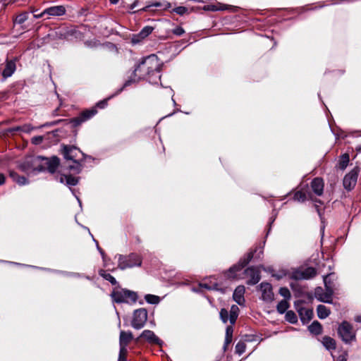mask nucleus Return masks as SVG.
I'll return each instance as SVG.
<instances>
[{
	"mask_svg": "<svg viewBox=\"0 0 361 361\" xmlns=\"http://www.w3.org/2000/svg\"><path fill=\"white\" fill-rule=\"evenodd\" d=\"M161 64L155 55H150L144 59L135 68L133 72V78L127 81L124 86L128 85L131 82H137L140 79L145 78L147 75L159 73L160 71Z\"/></svg>",
	"mask_w": 361,
	"mask_h": 361,
	"instance_id": "nucleus-1",
	"label": "nucleus"
},
{
	"mask_svg": "<svg viewBox=\"0 0 361 361\" xmlns=\"http://www.w3.org/2000/svg\"><path fill=\"white\" fill-rule=\"evenodd\" d=\"M34 163L37 164L35 169L38 171L47 170L49 173H54L59 165V159L56 157H53L51 159L37 157L34 159Z\"/></svg>",
	"mask_w": 361,
	"mask_h": 361,
	"instance_id": "nucleus-2",
	"label": "nucleus"
},
{
	"mask_svg": "<svg viewBox=\"0 0 361 361\" xmlns=\"http://www.w3.org/2000/svg\"><path fill=\"white\" fill-rule=\"evenodd\" d=\"M118 268L123 270L128 268H133L136 266L140 267L142 264V259L135 253H131L128 256L118 255Z\"/></svg>",
	"mask_w": 361,
	"mask_h": 361,
	"instance_id": "nucleus-3",
	"label": "nucleus"
},
{
	"mask_svg": "<svg viewBox=\"0 0 361 361\" xmlns=\"http://www.w3.org/2000/svg\"><path fill=\"white\" fill-rule=\"evenodd\" d=\"M325 291L321 287H317L314 291L315 298L323 302L331 303L334 294V288L329 285L328 276H324Z\"/></svg>",
	"mask_w": 361,
	"mask_h": 361,
	"instance_id": "nucleus-4",
	"label": "nucleus"
},
{
	"mask_svg": "<svg viewBox=\"0 0 361 361\" xmlns=\"http://www.w3.org/2000/svg\"><path fill=\"white\" fill-rule=\"evenodd\" d=\"M113 301L117 303L121 302H135L137 300V294L135 292L126 289L114 290L111 295Z\"/></svg>",
	"mask_w": 361,
	"mask_h": 361,
	"instance_id": "nucleus-5",
	"label": "nucleus"
},
{
	"mask_svg": "<svg viewBox=\"0 0 361 361\" xmlns=\"http://www.w3.org/2000/svg\"><path fill=\"white\" fill-rule=\"evenodd\" d=\"M252 257L253 252H250L247 253L243 259L239 261L238 264L233 266L225 273L226 276L228 279H238L239 274L238 272L241 271L242 269L249 263Z\"/></svg>",
	"mask_w": 361,
	"mask_h": 361,
	"instance_id": "nucleus-6",
	"label": "nucleus"
},
{
	"mask_svg": "<svg viewBox=\"0 0 361 361\" xmlns=\"http://www.w3.org/2000/svg\"><path fill=\"white\" fill-rule=\"evenodd\" d=\"M338 333L345 343H350L355 338V332L347 322H343L339 326Z\"/></svg>",
	"mask_w": 361,
	"mask_h": 361,
	"instance_id": "nucleus-7",
	"label": "nucleus"
},
{
	"mask_svg": "<svg viewBox=\"0 0 361 361\" xmlns=\"http://www.w3.org/2000/svg\"><path fill=\"white\" fill-rule=\"evenodd\" d=\"M147 319V312L144 308L136 310L134 312L132 320V326L136 329L142 328Z\"/></svg>",
	"mask_w": 361,
	"mask_h": 361,
	"instance_id": "nucleus-8",
	"label": "nucleus"
},
{
	"mask_svg": "<svg viewBox=\"0 0 361 361\" xmlns=\"http://www.w3.org/2000/svg\"><path fill=\"white\" fill-rule=\"evenodd\" d=\"M317 274L316 269L313 267H307L293 271L290 277L296 280H307L313 278Z\"/></svg>",
	"mask_w": 361,
	"mask_h": 361,
	"instance_id": "nucleus-9",
	"label": "nucleus"
},
{
	"mask_svg": "<svg viewBox=\"0 0 361 361\" xmlns=\"http://www.w3.org/2000/svg\"><path fill=\"white\" fill-rule=\"evenodd\" d=\"M359 173L358 168H354L350 172L346 174L343 178V186L347 190L353 188L357 183Z\"/></svg>",
	"mask_w": 361,
	"mask_h": 361,
	"instance_id": "nucleus-10",
	"label": "nucleus"
},
{
	"mask_svg": "<svg viewBox=\"0 0 361 361\" xmlns=\"http://www.w3.org/2000/svg\"><path fill=\"white\" fill-rule=\"evenodd\" d=\"M96 114L97 110L94 108L90 110H85L82 111L78 117L73 118L71 122L73 124L74 126H77L91 118Z\"/></svg>",
	"mask_w": 361,
	"mask_h": 361,
	"instance_id": "nucleus-11",
	"label": "nucleus"
},
{
	"mask_svg": "<svg viewBox=\"0 0 361 361\" xmlns=\"http://www.w3.org/2000/svg\"><path fill=\"white\" fill-rule=\"evenodd\" d=\"M259 288L262 292L261 298L267 302H271L274 300V293L271 285L269 283L262 282Z\"/></svg>",
	"mask_w": 361,
	"mask_h": 361,
	"instance_id": "nucleus-12",
	"label": "nucleus"
},
{
	"mask_svg": "<svg viewBox=\"0 0 361 361\" xmlns=\"http://www.w3.org/2000/svg\"><path fill=\"white\" fill-rule=\"evenodd\" d=\"M245 274L249 278L247 281L249 285H255L260 280V271L257 268L250 267L245 271Z\"/></svg>",
	"mask_w": 361,
	"mask_h": 361,
	"instance_id": "nucleus-13",
	"label": "nucleus"
},
{
	"mask_svg": "<svg viewBox=\"0 0 361 361\" xmlns=\"http://www.w3.org/2000/svg\"><path fill=\"white\" fill-rule=\"evenodd\" d=\"M63 154L66 159L73 160V161H76L75 158H80V156H83L82 152L73 146H65L63 147Z\"/></svg>",
	"mask_w": 361,
	"mask_h": 361,
	"instance_id": "nucleus-14",
	"label": "nucleus"
},
{
	"mask_svg": "<svg viewBox=\"0 0 361 361\" xmlns=\"http://www.w3.org/2000/svg\"><path fill=\"white\" fill-rule=\"evenodd\" d=\"M324 186V180L321 178H315L311 182L312 190L317 196H321L323 194Z\"/></svg>",
	"mask_w": 361,
	"mask_h": 361,
	"instance_id": "nucleus-15",
	"label": "nucleus"
},
{
	"mask_svg": "<svg viewBox=\"0 0 361 361\" xmlns=\"http://www.w3.org/2000/svg\"><path fill=\"white\" fill-rule=\"evenodd\" d=\"M245 291V289L243 286H238L234 290L233 298V300L239 305H243L245 302V298H244Z\"/></svg>",
	"mask_w": 361,
	"mask_h": 361,
	"instance_id": "nucleus-16",
	"label": "nucleus"
},
{
	"mask_svg": "<svg viewBox=\"0 0 361 361\" xmlns=\"http://www.w3.org/2000/svg\"><path fill=\"white\" fill-rule=\"evenodd\" d=\"M44 13L51 16H61L65 14L66 8L63 6H51L46 8Z\"/></svg>",
	"mask_w": 361,
	"mask_h": 361,
	"instance_id": "nucleus-17",
	"label": "nucleus"
},
{
	"mask_svg": "<svg viewBox=\"0 0 361 361\" xmlns=\"http://www.w3.org/2000/svg\"><path fill=\"white\" fill-rule=\"evenodd\" d=\"M140 337L143 338L145 340L148 341L150 343L154 344H161V341L159 338L154 334V333L150 330H145L142 331Z\"/></svg>",
	"mask_w": 361,
	"mask_h": 361,
	"instance_id": "nucleus-18",
	"label": "nucleus"
},
{
	"mask_svg": "<svg viewBox=\"0 0 361 361\" xmlns=\"http://www.w3.org/2000/svg\"><path fill=\"white\" fill-rule=\"evenodd\" d=\"M16 69V63L13 61H7L6 67L2 72L4 78L11 77Z\"/></svg>",
	"mask_w": 361,
	"mask_h": 361,
	"instance_id": "nucleus-19",
	"label": "nucleus"
},
{
	"mask_svg": "<svg viewBox=\"0 0 361 361\" xmlns=\"http://www.w3.org/2000/svg\"><path fill=\"white\" fill-rule=\"evenodd\" d=\"M133 339L132 333L130 331H121L120 333V340L119 344L120 346L125 347L128 345L130 341Z\"/></svg>",
	"mask_w": 361,
	"mask_h": 361,
	"instance_id": "nucleus-20",
	"label": "nucleus"
},
{
	"mask_svg": "<svg viewBox=\"0 0 361 361\" xmlns=\"http://www.w3.org/2000/svg\"><path fill=\"white\" fill-rule=\"evenodd\" d=\"M56 178L57 180H59V182L62 183L66 182V185H75L78 182V178L73 177L71 176L61 175L59 177H57Z\"/></svg>",
	"mask_w": 361,
	"mask_h": 361,
	"instance_id": "nucleus-21",
	"label": "nucleus"
},
{
	"mask_svg": "<svg viewBox=\"0 0 361 361\" xmlns=\"http://www.w3.org/2000/svg\"><path fill=\"white\" fill-rule=\"evenodd\" d=\"M10 176L13 181L17 183L19 185H24L28 183L27 180L24 176L18 175L16 172H10Z\"/></svg>",
	"mask_w": 361,
	"mask_h": 361,
	"instance_id": "nucleus-22",
	"label": "nucleus"
},
{
	"mask_svg": "<svg viewBox=\"0 0 361 361\" xmlns=\"http://www.w3.org/2000/svg\"><path fill=\"white\" fill-rule=\"evenodd\" d=\"M317 312L318 317L322 319L326 318L330 314V310L323 305L317 306Z\"/></svg>",
	"mask_w": 361,
	"mask_h": 361,
	"instance_id": "nucleus-23",
	"label": "nucleus"
},
{
	"mask_svg": "<svg viewBox=\"0 0 361 361\" xmlns=\"http://www.w3.org/2000/svg\"><path fill=\"white\" fill-rule=\"evenodd\" d=\"M322 343L327 350L336 348V341L331 337L324 336L322 340Z\"/></svg>",
	"mask_w": 361,
	"mask_h": 361,
	"instance_id": "nucleus-24",
	"label": "nucleus"
},
{
	"mask_svg": "<svg viewBox=\"0 0 361 361\" xmlns=\"http://www.w3.org/2000/svg\"><path fill=\"white\" fill-rule=\"evenodd\" d=\"M239 308L236 305H232L230 310L229 321L231 324H234L238 315Z\"/></svg>",
	"mask_w": 361,
	"mask_h": 361,
	"instance_id": "nucleus-25",
	"label": "nucleus"
},
{
	"mask_svg": "<svg viewBox=\"0 0 361 361\" xmlns=\"http://www.w3.org/2000/svg\"><path fill=\"white\" fill-rule=\"evenodd\" d=\"M349 160H350L349 155L348 154H343L340 157V159H339V161L338 164V167L341 170H344L347 167Z\"/></svg>",
	"mask_w": 361,
	"mask_h": 361,
	"instance_id": "nucleus-26",
	"label": "nucleus"
},
{
	"mask_svg": "<svg viewBox=\"0 0 361 361\" xmlns=\"http://www.w3.org/2000/svg\"><path fill=\"white\" fill-rule=\"evenodd\" d=\"M300 318L302 321H309L312 318V311L308 309H300L299 310Z\"/></svg>",
	"mask_w": 361,
	"mask_h": 361,
	"instance_id": "nucleus-27",
	"label": "nucleus"
},
{
	"mask_svg": "<svg viewBox=\"0 0 361 361\" xmlns=\"http://www.w3.org/2000/svg\"><path fill=\"white\" fill-rule=\"evenodd\" d=\"M309 331L315 335H318L322 332V325L318 322H314L308 327Z\"/></svg>",
	"mask_w": 361,
	"mask_h": 361,
	"instance_id": "nucleus-28",
	"label": "nucleus"
},
{
	"mask_svg": "<svg viewBox=\"0 0 361 361\" xmlns=\"http://www.w3.org/2000/svg\"><path fill=\"white\" fill-rule=\"evenodd\" d=\"M288 307L289 305L287 300H283L279 302L276 309L279 313L283 314L288 310Z\"/></svg>",
	"mask_w": 361,
	"mask_h": 361,
	"instance_id": "nucleus-29",
	"label": "nucleus"
},
{
	"mask_svg": "<svg viewBox=\"0 0 361 361\" xmlns=\"http://www.w3.org/2000/svg\"><path fill=\"white\" fill-rule=\"evenodd\" d=\"M145 299L148 303L153 305L158 304L160 302V298L159 296L151 294L146 295L145 296Z\"/></svg>",
	"mask_w": 361,
	"mask_h": 361,
	"instance_id": "nucleus-30",
	"label": "nucleus"
},
{
	"mask_svg": "<svg viewBox=\"0 0 361 361\" xmlns=\"http://www.w3.org/2000/svg\"><path fill=\"white\" fill-rule=\"evenodd\" d=\"M99 275L102 276L106 280L109 281L112 285L116 284V280L115 278L111 276L110 274L106 273L104 270L99 271Z\"/></svg>",
	"mask_w": 361,
	"mask_h": 361,
	"instance_id": "nucleus-31",
	"label": "nucleus"
},
{
	"mask_svg": "<svg viewBox=\"0 0 361 361\" xmlns=\"http://www.w3.org/2000/svg\"><path fill=\"white\" fill-rule=\"evenodd\" d=\"M200 286L201 288H204L208 290H216L218 288L217 283L212 282V281H209V283H207V282L200 283Z\"/></svg>",
	"mask_w": 361,
	"mask_h": 361,
	"instance_id": "nucleus-32",
	"label": "nucleus"
},
{
	"mask_svg": "<svg viewBox=\"0 0 361 361\" xmlns=\"http://www.w3.org/2000/svg\"><path fill=\"white\" fill-rule=\"evenodd\" d=\"M154 28L151 26H146L140 32V37L141 39H145L149 35H150Z\"/></svg>",
	"mask_w": 361,
	"mask_h": 361,
	"instance_id": "nucleus-33",
	"label": "nucleus"
},
{
	"mask_svg": "<svg viewBox=\"0 0 361 361\" xmlns=\"http://www.w3.org/2000/svg\"><path fill=\"white\" fill-rule=\"evenodd\" d=\"M28 16H29V13L27 12L20 13L16 18L15 22L18 24H22L28 18Z\"/></svg>",
	"mask_w": 361,
	"mask_h": 361,
	"instance_id": "nucleus-34",
	"label": "nucleus"
},
{
	"mask_svg": "<svg viewBox=\"0 0 361 361\" xmlns=\"http://www.w3.org/2000/svg\"><path fill=\"white\" fill-rule=\"evenodd\" d=\"M286 319L288 322L294 324L297 322V316L293 311H288L286 314Z\"/></svg>",
	"mask_w": 361,
	"mask_h": 361,
	"instance_id": "nucleus-35",
	"label": "nucleus"
},
{
	"mask_svg": "<svg viewBox=\"0 0 361 361\" xmlns=\"http://www.w3.org/2000/svg\"><path fill=\"white\" fill-rule=\"evenodd\" d=\"M246 349V345L244 342L240 341L235 345V352L238 355H242Z\"/></svg>",
	"mask_w": 361,
	"mask_h": 361,
	"instance_id": "nucleus-36",
	"label": "nucleus"
},
{
	"mask_svg": "<svg viewBox=\"0 0 361 361\" xmlns=\"http://www.w3.org/2000/svg\"><path fill=\"white\" fill-rule=\"evenodd\" d=\"M293 198L298 202H304L307 199V197L304 192L298 191L295 193Z\"/></svg>",
	"mask_w": 361,
	"mask_h": 361,
	"instance_id": "nucleus-37",
	"label": "nucleus"
},
{
	"mask_svg": "<svg viewBox=\"0 0 361 361\" xmlns=\"http://www.w3.org/2000/svg\"><path fill=\"white\" fill-rule=\"evenodd\" d=\"M279 294L285 298L284 300H288L290 298V293L287 288H281L279 290Z\"/></svg>",
	"mask_w": 361,
	"mask_h": 361,
	"instance_id": "nucleus-38",
	"label": "nucleus"
},
{
	"mask_svg": "<svg viewBox=\"0 0 361 361\" xmlns=\"http://www.w3.org/2000/svg\"><path fill=\"white\" fill-rule=\"evenodd\" d=\"M126 354H127V348L125 347L120 346L118 361H126Z\"/></svg>",
	"mask_w": 361,
	"mask_h": 361,
	"instance_id": "nucleus-39",
	"label": "nucleus"
},
{
	"mask_svg": "<svg viewBox=\"0 0 361 361\" xmlns=\"http://www.w3.org/2000/svg\"><path fill=\"white\" fill-rule=\"evenodd\" d=\"M220 318L224 323H226L228 319V312L226 309H221L220 311Z\"/></svg>",
	"mask_w": 361,
	"mask_h": 361,
	"instance_id": "nucleus-40",
	"label": "nucleus"
},
{
	"mask_svg": "<svg viewBox=\"0 0 361 361\" xmlns=\"http://www.w3.org/2000/svg\"><path fill=\"white\" fill-rule=\"evenodd\" d=\"M68 168L70 170L75 171L76 172H80L81 170V166L77 161H74V165H70L68 166Z\"/></svg>",
	"mask_w": 361,
	"mask_h": 361,
	"instance_id": "nucleus-41",
	"label": "nucleus"
},
{
	"mask_svg": "<svg viewBox=\"0 0 361 361\" xmlns=\"http://www.w3.org/2000/svg\"><path fill=\"white\" fill-rule=\"evenodd\" d=\"M187 11L188 9L185 6H178L174 9V11L179 15H183Z\"/></svg>",
	"mask_w": 361,
	"mask_h": 361,
	"instance_id": "nucleus-42",
	"label": "nucleus"
},
{
	"mask_svg": "<svg viewBox=\"0 0 361 361\" xmlns=\"http://www.w3.org/2000/svg\"><path fill=\"white\" fill-rule=\"evenodd\" d=\"M43 141V137L41 135L35 136L32 138V143L34 145H39Z\"/></svg>",
	"mask_w": 361,
	"mask_h": 361,
	"instance_id": "nucleus-43",
	"label": "nucleus"
},
{
	"mask_svg": "<svg viewBox=\"0 0 361 361\" xmlns=\"http://www.w3.org/2000/svg\"><path fill=\"white\" fill-rule=\"evenodd\" d=\"M347 356L348 353L343 351L334 361H347Z\"/></svg>",
	"mask_w": 361,
	"mask_h": 361,
	"instance_id": "nucleus-44",
	"label": "nucleus"
},
{
	"mask_svg": "<svg viewBox=\"0 0 361 361\" xmlns=\"http://www.w3.org/2000/svg\"><path fill=\"white\" fill-rule=\"evenodd\" d=\"M185 32L181 27H176L173 30V33L176 35L180 36Z\"/></svg>",
	"mask_w": 361,
	"mask_h": 361,
	"instance_id": "nucleus-45",
	"label": "nucleus"
},
{
	"mask_svg": "<svg viewBox=\"0 0 361 361\" xmlns=\"http://www.w3.org/2000/svg\"><path fill=\"white\" fill-rule=\"evenodd\" d=\"M142 39H143L140 38V33H139L137 35H135L133 36V37L131 39V42L133 44H135L140 43Z\"/></svg>",
	"mask_w": 361,
	"mask_h": 361,
	"instance_id": "nucleus-46",
	"label": "nucleus"
},
{
	"mask_svg": "<svg viewBox=\"0 0 361 361\" xmlns=\"http://www.w3.org/2000/svg\"><path fill=\"white\" fill-rule=\"evenodd\" d=\"M35 128L29 124H26L22 126V131L25 133H30Z\"/></svg>",
	"mask_w": 361,
	"mask_h": 361,
	"instance_id": "nucleus-47",
	"label": "nucleus"
},
{
	"mask_svg": "<svg viewBox=\"0 0 361 361\" xmlns=\"http://www.w3.org/2000/svg\"><path fill=\"white\" fill-rule=\"evenodd\" d=\"M152 6H154V7H160L161 6V4L160 2H155V3H153L152 4H149L148 6H147L146 7L142 8V11H146L147 10L148 8L149 7H152Z\"/></svg>",
	"mask_w": 361,
	"mask_h": 361,
	"instance_id": "nucleus-48",
	"label": "nucleus"
},
{
	"mask_svg": "<svg viewBox=\"0 0 361 361\" xmlns=\"http://www.w3.org/2000/svg\"><path fill=\"white\" fill-rule=\"evenodd\" d=\"M225 337H233V328L231 326H228L226 330V336Z\"/></svg>",
	"mask_w": 361,
	"mask_h": 361,
	"instance_id": "nucleus-49",
	"label": "nucleus"
},
{
	"mask_svg": "<svg viewBox=\"0 0 361 361\" xmlns=\"http://www.w3.org/2000/svg\"><path fill=\"white\" fill-rule=\"evenodd\" d=\"M22 130V126H17L15 128H9L7 130V132L8 133H13L15 131Z\"/></svg>",
	"mask_w": 361,
	"mask_h": 361,
	"instance_id": "nucleus-50",
	"label": "nucleus"
},
{
	"mask_svg": "<svg viewBox=\"0 0 361 361\" xmlns=\"http://www.w3.org/2000/svg\"><path fill=\"white\" fill-rule=\"evenodd\" d=\"M226 9L225 7L222 6H211L210 10L212 11H219V10H224Z\"/></svg>",
	"mask_w": 361,
	"mask_h": 361,
	"instance_id": "nucleus-51",
	"label": "nucleus"
},
{
	"mask_svg": "<svg viewBox=\"0 0 361 361\" xmlns=\"http://www.w3.org/2000/svg\"><path fill=\"white\" fill-rule=\"evenodd\" d=\"M6 180V177L3 173H0V185L4 184Z\"/></svg>",
	"mask_w": 361,
	"mask_h": 361,
	"instance_id": "nucleus-52",
	"label": "nucleus"
},
{
	"mask_svg": "<svg viewBox=\"0 0 361 361\" xmlns=\"http://www.w3.org/2000/svg\"><path fill=\"white\" fill-rule=\"evenodd\" d=\"M107 104V101L106 100H104L102 102H100L97 104V106L100 108H104Z\"/></svg>",
	"mask_w": 361,
	"mask_h": 361,
	"instance_id": "nucleus-53",
	"label": "nucleus"
},
{
	"mask_svg": "<svg viewBox=\"0 0 361 361\" xmlns=\"http://www.w3.org/2000/svg\"><path fill=\"white\" fill-rule=\"evenodd\" d=\"M44 15H47V13H44V11H43L42 13H40L39 14H35V15H34V17H35V18H39L43 17Z\"/></svg>",
	"mask_w": 361,
	"mask_h": 361,
	"instance_id": "nucleus-54",
	"label": "nucleus"
},
{
	"mask_svg": "<svg viewBox=\"0 0 361 361\" xmlns=\"http://www.w3.org/2000/svg\"><path fill=\"white\" fill-rule=\"evenodd\" d=\"M97 250L101 253V255L102 256V259H103L104 262H105V255H104V253L103 250L99 247L97 243Z\"/></svg>",
	"mask_w": 361,
	"mask_h": 361,
	"instance_id": "nucleus-55",
	"label": "nucleus"
},
{
	"mask_svg": "<svg viewBox=\"0 0 361 361\" xmlns=\"http://www.w3.org/2000/svg\"><path fill=\"white\" fill-rule=\"evenodd\" d=\"M232 342V338L225 337L224 343L226 345H228Z\"/></svg>",
	"mask_w": 361,
	"mask_h": 361,
	"instance_id": "nucleus-56",
	"label": "nucleus"
},
{
	"mask_svg": "<svg viewBox=\"0 0 361 361\" xmlns=\"http://www.w3.org/2000/svg\"><path fill=\"white\" fill-rule=\"evenodd\" d=\"M285 276H286V273H285V272H283L282 274H274V276H275L278 279H279Z\"/></svg>",
	"mask_w": 361,
	"mask_h": 361,
	"instance_id": "nucleus-57",
	"label": "nucleus"
},
{
	"mask_svg": "<svg viewBox=\"0 0 361 361\" xmlns=\"http://www.w3.org/2000/svg\"><path fill=\"white\" fill-rule=\"evenodd\" d=\"M331 275V274H329L326 275L325 276H328L329 285H331L334 288V284L331 281V279H330Z\"/></svg>",
	"mask_w": 361,
	"mask_h": 361,
	"instance_id": "nucleus-58",
	"label": "nucleus"
},
{
	"mask_svg": "<svg viewBox=\"0 0 361 361\" xmlns=\"http://www.w3.org/2000/svg\"><path fill=\"white\" fill-rule=\"evenodd\" d=\"M355 321L356 322H361V316L360 315H357L355 317Z\"/></svg>",
	"mask_w": 361,
	"mask_h": 361,
	"instance_id": "nucleus-59",
	"label": "nucleus"
},
{
	"mask_svg": "<svg viewBox=\"0 0 361 361\" xmlns=\"http://www.w3.org/2000/svg\"><path fill=\"white\" fill-rule=\"evenodd\" d=\"M60 121H61V120H59V121H57L53 122V123H50V124H49V126L55 125V124H56V123H59Z\"/></svg>",
	"mask_w": 361,
	"mask_h": 361,
	"instance_id": "nucleus-60",
	"label": "nucleus"
},
{
	"mask_svg": "<svg viewBox=\"0 0 361 361\" xmlns=\"http://www.w3.org/2000/svg\"><path fill=\"white\" fill-rule=\"evenodd\" d=\"M111 3L115 4L116 3H118V0H110Z\"/></svg>",
	"mask_w": 361,
	"mask_h": 361,
	"instance_id": "nucleus-61",
	"label": "nucleus"
},
{
	"mask_svg": "<svg viewBox=\"0 0 361 361\" xmlns=\"http://www.w3.org/2000/svg\"><path fill=\"white\" fill-rule=\"evenodd\" d=\"M227 347H228V345H226V344L224 343V351H226V350Z\"/></svg>",
	"mask_w": 361,
	"mask_h": 361,
	"instance_id": "nucleus-62",
	"label": "nucleus"
},
{
	"mask_svg": "<svg viewBox=\"0 0 361 361\" xmlns=\"http://www.w3.org/2000/svg\"><path fill=\"white\" fill-rule=\"evenodd\" d=\"M135 4H136V2H135V3L131 6V8H133L135 6Z\"/></svg>",
	"mask_w": 361,
	"mask_h": 361,
	"instance_id": "nucleus-63",
	"label": "nucleus"
},
{
	"mask_svg": "<svg viewBox=\"0 0 361 361\" xmlns=\"http://www.w3.org/2000/svg\"><path fill=\"white\" fill-rule=\"evenodd\" d=\"M73 276H79V274H73Z\"/></svg>",
	"mask_w": 361,
	"mask_h": 361,
	"instance_id": "nucleus-64",
	"label": "nucleus"
}]
</instances>
